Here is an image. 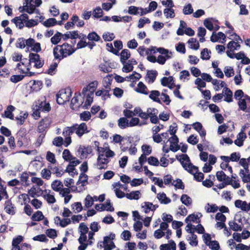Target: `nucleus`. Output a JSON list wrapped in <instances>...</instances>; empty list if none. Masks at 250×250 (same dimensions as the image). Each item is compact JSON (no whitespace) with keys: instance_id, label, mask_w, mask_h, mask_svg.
Here are the masks:
<instances>
[{"instance_id":"nucleus-49","label":"nucleus","mask_w":250,"mask_h":250,"mask_svg":"<svg viewBox=\"0 0 250 250\" xmlns=\"http://www.w3.org/2000/svg\"><path fill=\"white\" fill-rule=\"evenodd\" d=\"M45 194L43 195L44 198L46 200L47 202L49 204H53L56 202V199L54 196L52 194H50L49 193H47V190L44 191Z\"/></svg>"},{"instance_id":"nucleus-15","label":"nucleus","mask_w":250,"mask_h":250,"mask_svg":"<svg viewBox=\"0 0 250 250\" xmlns=\"http://www.w3.org/2000/svg\"><path fill=\"white\" fill-rule=\"evenodd\" d=\"M15 110V107L12 105H8L6 110L4 111L3 114H2L1 116L3 118H9L11 120L14 119V115L12 113L13 111Z\"/></svg>"},{"instance_id":"nucleus-28","label":"nucleus","mask_w":250,"mask_h":250,"mask_svg":"<svg viewBox=\"0 0 250 250\" xmlns=\"http://www.w3.org/2000/svg\"><path fill=\"white\" fill-rule=\"evenodd\" d=\"M157 198L161 204H167L171 202V199L167 197L164 192L158 194Z\"/></svg>"},{"instance_id":"nucleus-8","label":"nucleus","mask_w":250,"mask_h":250,"mask_svg":"<svg viewBox=\"0 0 250 250\" xmlns=\"http://www.w3.org/2000/svg\"><path fill=\"white\" fill-rule=\"evenodd\" d=\"M81 98V94H79L78 96H75L71 100L70 106L71 108L75 110L79 108L83 103L84 100L80 99Z\"/></svg>"},{"instance_id":"nucleus-61","label":"nucleus","mask_w":250,"mask_h":250,"mask_svg":"<svg viewBox=\"0 0 250 250\" xmlns=\"http://www.w3.org/2000/svg\"><path fill=\"white\" fill-rule=\"evenodd\" d=\"M103 38L105 41L110 42L115 38V36L113 33L105 32L103 35Z\"/></svg>"},{"instance_id":"nucleus-34","label":"nucleus","mask_w":250,"mask_h":250,"mask_svg":"<svg viewBox=\"0 0 250 250\" xmlns=\"http://www.w3.org/2000/svg\"><path fill=\"white\" fill-rule=\"evenodd\" d=\"M118 125L121 129L125 128L129 126L128 121L125 118H120L118 121Z\"/></svg>"},{"instance_id":"nucleus-13","label":"nucleus","mask_w":250,"mask_h":250,"mask_svg":"<svg viewBox=\"0 0 250 250\" xmlns=\"http://www.w3.org/2000/svg\"><path fill=\"white\" fill-rule=\"evenodd\" d=\"M234 205L236 208H240L242 211L245 212L250 211V208H249V204L246 201L237 200L235 201Z\"/></svg>"},{"instance_id":"nucleus-33","label":"nucleus","mask_w":250,"mask_h":250,"mask_svg":"<svg viewBox=\"0 0 250 250\" xmlns=\"http://www.w3.org/2000/svg\"><path fill=\"white\" fill-rule=\"evenodd\" d=\"M112 81V79L111 78V76H107L106 77L104 78L103 82V84L104 87V89L111 90L110 86L111 84Z\"/></svg>"},{"instance_id":"nucleus-45","label":"nucleus","mask_w":250,"mask_h":250,"mask_svg":"<svg viewBox=\"0 0 250 250\" xmlns=\"http://www.w3.org/2000/svg\"><path fill=\"white\" fill-rule=\"evenodd\" d=\"M183 13L185 15H189L193 13V9L190 3H188L184 6Z\"/></svg>"},{"instance_id":"nucleus-3","label":"nucleus","mask_w":250,"mask_h":250,"mask_svg":"<svg viewBox=\"0 0 250 250\" xmlns=\"http://www.w3.org/2000/svg\"><path fill=\"white\" fill-rule=\"evenodd\" d=\"M238 104L240 110L246 112H250V97L246 95H245L244 99H239Z\"/></svg>"},{"instance_id":"nucleus-5","label":"nucleus","mask_w":250,"mask_h":250,"mask_svg":"<svg viewBox=\"0 0 250 250\" xmlns=\"http://www.w3.org/2000/svg\"><path fill=\"white\" fill-rule=\"evenodd\" d=\"M30 62L35 63L36 68H41L44 64V60H41L40 56L37 53H31L29 54Z\"/></svg>"},{"instance_id":"nucleus-36","label":"nucleus","mask_w":250,"mask_h":250,"mask_svg":"<svg viewBox=\"0 0 250 250\" xmlns=\"http://www.w3.org/2000/svg\"><path fill=\"white\" fill-rule=\"evenodd\" d=\"M62 34L59 32H57L51 38V42L53 44H58L61 41Z\"/></svg>"},{"instance_id":"nucleus-50","label":"nucleus","mask_w":250,"mask_h":250,"mask_svg":"<svg viewBox=\"0 0 250 250\" xmlns=\"http://www.w3.org/2000/svg\"><path fill=\"white\" fill-rule=\"evenodd\" d=\"M93 16L95 18H99L103 16V11L100 7H97L94 9L92 12Z\"/></svg>"},{"instance_id":"nucleus-43","label":"nucleus","mask_w":250,"mask_h":250,"mask_svg":"<svg viewBox=\"0 0 250 250\" xmlns=\"http://www.w3.org/2000/svg\"><path fill=\"white\" fill-rule=\"evenodd\" d=\"M229 226L230 229L235 231H241L242 230V228L241 226L238 225L237 223H236L234 221H230L229 223Z\"/></svg>"},{"instance_id":"nucleus-19","label":"nucleus","mask_w":250,"mask_h":250,"mask_svg":"<svg viewBox=\"0 0 250 250\" xmlns=\"http://www.w3.org/2000/svg\"><path fill=\"white\" fill-rule=\"evenodd\" d=\"M4 210L9 214L14 215L15 213L14 206L10 200L5 202Z\"/></svg>"},{"instance_id":"nucleus-62","label":"nucleus","mask_w":250,"mask_h":250,"mask_svg":"<svg viewBox=\"0 0 250 250\" xmlns=\"http://www.w3.org/2000/svg\"><path fill=\"white\" fill-rule=\"evenodd\" d=\"M41 174L43 178L48 180L51 177V172L49 169L43 168L42 170Z\"/></svg>"},{"instance_id":"nucleus-64","label":"nucleus","mask_w":250,"mask_h":250,"mask_svg":"<svg viewBox=\"0 0 250 250\" xmlns=\"http://www.w3.org/2000/svg\"><path fill=\"white\" fill-rule=\"evenodd\" d=\"M142 150L143 152V154H145L146 155H149L152 152L151 146L146 145H144L142 146Z\"/></svg>"},{"instance_id":"nucleus-52","label":"nucleus","mask_w":250,"mask_h":250,"mask_svg":"<svg viewBox=\"0 0 250 250\" xmlns=\"http://www.w3.org/2000/svg\"><path fill=\"white\" fill-rule=\"evenodd\" d=\"M199 219L198 215L195 214H192L189 215L185 219V222L188 223V222H193L198 223L197 220Z\"/></svg>"},{"instance_id":"nucleus-54","label":"nucleus","mask_w":250,"mask_h":250,"mask_svg":"<svg viewBox=\"0 0 250 250\" xmlns=\"http://www.w3.org/2000/svg\"><path fill=\"white\" fill-rule=\"evenodd\" d=\"M188 240L189 241L190 245L192 246H197L198 244L197 237L194 233H192L190 236L188 237Z\"/></svg>"},{"instance_id":"nucleus-22","label":"nucleus","mask_w":250,"mask_h":250,"mask_svg":"<svg viewBox=\"0 0 250 250\" xmlns=\"http://www.w3.org/2000/svg\"><path fill=\"white\" fill-rule=\"evenodd\" d=\"M161 250H176V244L172 240L169 241L167 244H162L160 246Z\"/></svg>"},{"instance_id":"nucleus-16","label":"nucleus","mask_w":250,"mask_h":250,"mask_svg":"<svg viewBox=\"0 0 250 250\" xmlns=\"http://www.w3.org/2000/svg\"><path fill=\"white\" fill-rule=\"evenodd\" d=\"M103 244L106 250H112L115 248L114 242L111 240L110 237L107 236L104 237Z\"/></svg>"},{"instance_id":"nucleus-35","label":"nucleus","mask_w":250,"mask_h":250,"mask_svg":"<svg viewBox=\"0 0 250 250\" xmlns=\"http://www.w3.org/2000/svg\"><path fill=\"white\" fill-rule=\"evenodd\" d=\"M164 14L167 18H173L175 16L174 9L172 8H167L164 10Z\"/></svg>"},{"instance_id":"nucleus-60","label":"nucleus","mask_w":250,"mask_h":250,"mask_svg":"<svg viewBox=\"0 0 250 250\" xmlns=\"http://www.w3.org/2000/svg\"><path fill=\"white\" fill-rule=\"evenodd\" d=\"M172 185L177 188L181 189H183L185 188L183 183L180 179H177L176 181H173L172 183Z\"/></svg>"},{"instance_id":"nucleus-42","label":"nucleus","mask_w":250,"mask_h":250,"mask_svg":"<svg viewBox=\"0 0 250 250\" xmlns=\"http://www.w3.org/2000/svg\"><path fill=\"white\" fill-rule=\"evenodd\" d=\"M152 203L150 202H145L144 203L142 204V208L143 209V211L145 213H147L150 211H152Z\"/></svg>"},{"instance_id":"nucleus-38","label":"nucleus","mask_w":250,"mask_h":250,"mask_svg":"<svg viewBox=\"0 0 250 250\" xmlns=\"http://www.w3.org/2000/svg\"><path fill=\"white\" fill-rule=\"evenodd\" d=\"M173 82H174V79L172 76L164 77L161 80V84L164 86H167Z\"/></svg>"},{"instance_id":"nucleus-40","label":"nucleus","mask_w":250,"mask_h":250,"mask_svg":"<svg viewBox=\"0 0 250 250\" xmlns=\"http://www.w3.org/2000/svg\"><path fill=\"white\" fill-rule=\"evenodd\" d=\"M211 51L207 48H204L201 52V58L203 60H208L210 58Z\"/></svg>"},{"instance_id":"nucleus-14","label":"nucleus","mask_w":250,"mask_h":250,"mask_svg":"<svg viewBox=\"0 0 250 250\" xmlns=\"http://www.w3.org/2000/svg\"><path fill=\"white\" fill-rule=\"evenodd\" d=\"M192 127L199 133L203 140L205 139L206 134V130L203 128L202 124L199 122H196L192 124Z\"/></svg>"},{"instance_id":"nucleus-24","label":"nucleus","mask_w":250,"mask_h":250,"mask_svg":"<svg viewBox=\"0 0 250 250\" xmlns=\"http://www.w3.org/2000/svg\"><path fill=\"white\" fill-rule=\"evenodd\" d=\"M223 93H224V96L225 98L224 101L228 103L231 102L232 101V92L228 87H225L223 90Z\"/></svg>"},{"instance_id":"nucleus-31","label":"nucleus","mask_w":250,"mask_h":250,"mask_svg":"<svg viewBox=\"0 0 250 250\" xmlns=\"http://www.w3.org/2000/svg\"><path fill=\"white\" fill-rule=\"evenodd\" d=\"M63 187V185L62 182L58 180L54 181L51 184V188L55 191L60 192Z\"/></svg>"},{"instance_id":"nucleus-20","label":"nucleus","mask_w":250,"mask_h":250,"mask_svg":"<svg viewBox=\"0 0 250 250\" xmlns=\"http://www.w3.org/2000/svg\"><path fill=\"white\" fill-rule=\"evenodd\" d=\"M22 10H20V12L25 11L29 14H33L36 8L35 5L32 3L28 4L27 3H23V5L22 7Z\"/></svg>"},{"instance_id":"nucleus-17","label":"nucleus","mask_w":250,"mask_h":250,"mask_svg":"<svg viewBox=\"0 0 250 250\" xmlns=\"http://www.w3.org/2000/svg\"><path fill=\"white\" fill-rule=\"evenodd\" d=\"M92 152V149L91 147H80L78 152L81 155V158L86 157L88 154Z\"/></svg>"},{"instance_id":"nucleus-23","label":"nucleus","mask_w":250,"mask_h":250,"mask_svg":"<svg viewBox=\"0 0 250 250\" xmlns=\"http://www.w3.org/2000/svg\"><path fill=\"white\" fill-rule=\"evenodd\" d=\"M131 54L130 51L126 49L122 51L120 53V61L122 64L125 63V61L130 57Z\"/></svg>"},{"instance_id":"nucleus-56","label":"nucleus","mask_w":250,"mask_h":250,"mask_svg":"<svg viewBox=\"0 0 250 250\" xmlns=\"http://www.w3.org/2000/svg\"><path fill=\"white\" fill-rule=\"evenodd\" d=\"M94 201L93 198L91 196L89 195H87L84 200L85 207L86 208L91 207L93 204Z\"/></svg>"},{"instance_id":"nucleus-21","label":"nucleus","mask_w":250,"mask_h":250,"mask_svg":"<svg viewBox=\"0 0 250 250\" xmlns=\"http://www.w3.org/2000/svg\"><path fill=\"white\" fill-rule=\"evenodd\" d=\"M158 73L156 70H151L147 71L146 78L148 79V83H153L157 76Z\"/></svg>"},{"instance_id":"nucleus-26","label":"nucleus","mask_w":250,"mask_h":250,"mask_svg":"<svg viewBox=\"0 0 250 250\" xmlns=\"http://www.w3.org/2000/svg\"><path fill=\"white\" fill-rule=\"evenodd\" d=\"M88 176L83 173H81L79 176V180L77 183V185H79L81 184V186L83 187L88 183Z\"/></svg>"},{"instance_id":"nucleus-27","label":"nucleus","mask_w":250,"mask_h":250,"mask_svg":"<svg viewBox=\"0 0 250 250\" xmlns=\"http://www.w3.org/2000/svg\"><path fill=\"white\" fill-rule=\"evenodd\" d=\"M160 96V93L158 90H152L149 97L153 101L157 102L159 104L161 103L160 99L159 98Z\"/></svg>"},{"instance_id":"nucleus-10","label":"nucleus","mask_w":250,"mask_h":250,"mask_svg":"<svg viewBox=\"0 0 250 250\" xmlns=\"http://www.w3.org/2000/svg\"><path fill=\"white\" fill-rule=\"evenodd\" d=\"M137 64V62L134 59H132L128 61L127 62H125L124 65L123 67L122 68V70L123 72L125 73H128L131 72L133 70V65H135Z\"/></svg>"},{"instance_id":"nucleus-18","label":"nucleus","mask_w":250,"mask_h":250,"mask_svg":"<svg viewBox=\"0 0 250 250\" xmlns=\"http://www.w3.org/2000/svg\"><path fill=\"white\" fill-rule=\"evenodd\" d=\"M63 50H64V55H65V58L67 56H70L75 51V49H74L72 46L67 43H64L62 44Z\"/></svg>"},{"instance_id":"nucleus-25","label":"nucleus","mask_w":250,"mask_h":250,"mask_svg":"<svg viewBox=\"0 0 250 250\" xmlns=\"http://www.w3.org/2000/svg\"><path fill=\"white\" fill-rule=\"evenodd\" d=\"M136 91L137 92L142 93L145 95L148 94V91H147V87L142 82H140L138 83L137 87L136 89Z\"/></svg>"},{"instance_id":"nucleus-9","label":"nucleus","mask_w":250,"mask_h":250,"mask_svg":"<svg viewBox=\"0 0 250 250\" xmlns=\"http://www.w3.org/2000/svg\"><path fill=\"white\" fill-rule=\"evenodd\" d=\"M170 143V149L173 152H176L180 149L178 145L179 139L176 135L172 136L168 140Z\"/></svg>"},{"instance_id":"nucleus-2","label":"nucleus","mask_w":250,"mask_h":250,"mask_svg":"<svg viewBox=\"0 0 250 250\" xmlns=\"http://www.w3.org/2000/svg\"><path fill=\"white\" fill-rule=\"evenodd\" d=\"M71 96L70 89L61 90L56 95L57 102L59 104H62L69 101Z\"/></svg>"},{"instance_id":"nucleus-12","label":"nucleus","mask_w":250,"mask_h":250,"mask_svg":"<svg viewBox=\"0 0 250 250\" xmlns=\"http://www.w3.org/2000/svg\"><path fill=\"white\" fill-rule=\"evenodd\" d=\"M151 54H154L157 52H159L162 55H166L167 59H170L171 56L169 55V54H172L171 52H169L167 49H165L162 47L157 48L155 46H151L150 47Z\"/></svg>"},{"instance_id":"nucleus-53","label":"nucleus","mask_w":250,"mask_h":250,"mask_svg":"<svg viewBox=\"0 0 250 250\" xmlns=\"http://www.w3.org/2000/svg\"><path fill=\"white\" fill-rule=\"evenodd\" d=\"M11 21L14 23L16 24V26L17 27H19V28L20 29H22L24 27L23 21L17 17L11 20Z\"/></svg>"},{"instance_id":"nucleus-7","label":"nucleus","mask_w":250,"mask_h":250,"mask_svg":"<svg viewBox=\"0 0 250 250\" xmlns=\"http://www.w3.org/2000/svg\"><path fill=\"white\" fill-rule=\"evenodd\" d=\"M50 124V120L49 118H45L42 119L39 124L38 131L39 133H45L46 129L49 127Z\"/></svg>"},{"instance_id":"nucleus-32","label":"nucleus","mask_w":250,"mask_h":250,"mask_svg":"<svg viewBox=\"0 0 250 250\" xmlns=\"http://www.w3.org/2000/svg\"><path fill=\"white\" fill-rule=\"evenodd\" d=\"M240 46H241L239 42H236L234 41L229 42L227 45L228 49L230 51L239 50Z\"/></svg>"},{"instance_id":"nucleus-55","label":"nucleus","mask_w":250,"mask_h":250,"mask_svg":"<svg viewBox=\"0 0 250 250\" xmlns=\"http://www.w3.org/2000/svg\"><path fill=\"white\" fill-rule=\"evenodd\" d=\"M72 209L75 213H78L82 211L83 207L80 202H76L71 205Z\"/></svg>"},{"instance_id":"nucleus-11","label":"nucleus","mask_w":250,"mask_h":250,"mask_svg":"<svg viewBox=\"0 0 250 250\" xmlns=\"http://www.w3.org/2000/svg\"><path fill=\"white\" fill-rule=\"evenodd\" d=\"M76 128V134L79 137H81L84 133H88L89 132L87 130L86 125L83 123L80 125L75 124Z\"/></svg>"},{"instance_id":"nucleus-46","label":"nucleus","mask_w":250,"mask_h":250,"mask_svg":"<svg viewBox=\"0 0 250 250\" xmlns=\"http://www.w3.org/2000/svg\"><path fill=\"white\" fill-rule=\"evenodd\" d=\"M240 176L242 178V181L244 183H248L250 182V174L249 173H245L244 170L241 169L239 172Z\"/></svg>"},{"instance_id":"nucleus-4","label":"nucleus","mask_w":250,"mask_h":250,"mask_svg":"<svg viewBox=\"0 0 250 250\" xmlns=\"http://www.w3.org/2000/svg\"><path fill=\"white\" fill-rule=\"evenodd\" d=\"M82 94L85 98V103L83 107L87 109L93 102V96L94 93L93 91H88V87H85L83 89Z\"/></svg>"},{"instance_id":"nucleus-59","label":"nucleus","mask_w":250,"mask_h":250,"mask_svg":"<svg viewBox=\"0 0 250 250\" xmlns=\"http://www.w3.org/2000/svg\"><path fill=\"white\" fill-rule=\"evenodd\" d=\"M224 73L226 77L229 78L234 75V70L231 66H226L224 68Z\"/></svg>"},{"instance_id":"nucleus-6","label":"nucleus","mask_w":250,"mask_h":250,"mask_svg":"<svg viewBox=\"0 0 250 250\" xmlns=\"http://www.w3.org/2000/svg\"><path fill=\"white\" fill-rule=\"evenodd\" d=\"M63 51L64 50L62 44L58 45L55 46L53 49V55L55 59L58 60L60 62L64 58L65 55H64V54Z\"/></svg>"},{"instance_id":"nucleus-44","label":"nucleus","mask_w":250,"mask_h":250,"mask_svg":"<svg viewBox=\"0 0 250 250\" xmlns=\"http://www.w3.org/2000/svg\"><path fill=\"white\" fill-rule=\"evenodd\" d=\"M44 218V216L42 211H37L34 214H33L31 219L34 221H39L42 220Z\"/></svg>"},{"instance_id":"nucleus-47","label":"nucleus","mask_w":250,"mask_h":250,"mask_svg":"<svg viewBox=\"0 0 250 250\" xmlns=\"http://www.w3.org/2000/svg\"><path fill=\"white\" fill-rule=\"evenodd\" d=\"M87 38L91 41L98 42L100 40V37L95 32H92L87 35Z\"/></svg>"},{"instance_id":"nucleus-29","label":"nucleus","mask_w":250,"mask_h":250,"mask_svg":"<svg viewBox=\"0 0 250 250\" xmlns=\"http://www.w3.org/2000/svg\"><path fill=\"white\" fill-rule=\"evenodd\" d=\"M141 192L139 190L133 191L126 193L125 197L129 200H138L140 198Z\"/></svg>"},{"instance_id":"nucleus-58","label":"nucleus","mask_w":250,"mask_h":250,"mask_svg":"<svg viewBox=\"0 0 250 250\" xmlns=\"http://www.w3.org/2000/svg\"><path fill=\"white\" fill-rule=\"evenodd\" d=\"M80 117L81 120L87 121L90 119L91 114L89 111H85L80 114Z\"/></svg>"},{"instance_id":"nucleus-30","label":"nucleus","mask_w":250,"mask_h":250,"mask_svg":"<svg viewBox=\"0 0 250 250\" xmlns=\"http://www.w3.org/2000/svg\"><path fill=\"white\" fill-rule=\"evenodd\" d=\"M74 132L76 133V128L75 125H74L70 127H66L64 128L62 132V134L64 136H70Z\"/></svg>"},{"instance_id":"nucleus-48","label":"nucleus","mask_w":250,"mask_h":250,"mask_svg":"<svg viewBox=\"0 0 250 250\" xmlns=\"http://www.w3.org/2000/svg\"><path fill=\"white\" fill-rule=\"evenodd\" d=\"M57 21L55 18H49L43 22V25L49 27L57 24Z\"/></svg>"},{"instance_id":"nucleus-51","label":"nucleus","mask_w":250,"mask_h":250,"mask_svg":"<svg viewBox=\"0 0 250 250\" xmlns=\"http://www.w3.org/2000/svg\"><path fill=\"white\" fill-rule=\"evenodd\" d=\"M46 159L52 164H55L57 162L55 154L50 151L47 152Z\"/></svg>"},{"instance_id":"nucleus-63","label":"nucleus","mask_w":250,"mask_h":250,"mask_svg":"<svg viewBox=\"0 0 250 250\" xmlns=\"http://www.w3.org/2000/svg\"><path fill=\"white\" fill-rule=\"evenodd\" d=\"M148 163L151 166H158L159 162L157 158L153 156H150L148 158Z\"/></svg>"},{"instance_id":"nucleus-1","label":"nucleus","mask_w":250,"mask_h":250,"mask_svg":"<svg viewBox=\"0 0 250 250\" xmlns=\"http://www.w3.org/2000/svg\"><path fill=\"white\" fill-rule=\"evenodd\" d=\"M176 156V158L179 160L183 168L189 173L194 175V179L199 182L202 181L204 179V174L198 172V167L193 165L191 163L189 157L187 154H182Z\"/></svg>"},{"instance_id":"nucleus-41","label":"nucleus","mask_w":250,"mask_h":250,"mask_svg":"<svg viewBox=\"0 0 250 250\" xmlns=\"http://www.w3.org/2000/svg\"><path fill=\"white\" fill-rule=\"evenodd\" d=\"M181 201L183 204L187 206H188L191 204V198L187 194H183L181 197Z\"/></svg>"},{"instance_id":"nucleus-57","label":"nucleus","mask_w":250,"mask_h":250,"mask_svg":"<svg viewBox=\"0 0 250 250\" xmlns=\"http://www.w3.org/2000/svg\"><path fill=\"white\" fill-rule=\"evenodd\" d=\"M26 46L25 43V40L23 38H20L18 39L16 43V46L17 48H24Z\"/></svg>"},{"instance_id":"nucleus-37","label":"nucleus","mask_w":250,"mask_h":250,"mask_svg":"<svg viewBox=\"0 0 250 250\" xmlns=\"http://www.w3.org/2000/svg\"><path fill=\"white\" fill-rule=\"evenodd\" d=\"M190 47L194 50H197L200 46L199 42L195 38H191L188 41Z\"/></svg>"},{"instance_id":"nucleus-39","label":"nucleus","mask_w":250,"mask_h":250,"mask_svg":"<svg viewBox=\"0 0 250 250\" xmlns=\"http://www.w3.org/2000/svg\"><path fill=\"white\" fill-rule=\"evenodd\" d=\"M21 184L24 186H27L29 185V175L27 172H23L20 177Z\"/></svg>"}]
</instances>
